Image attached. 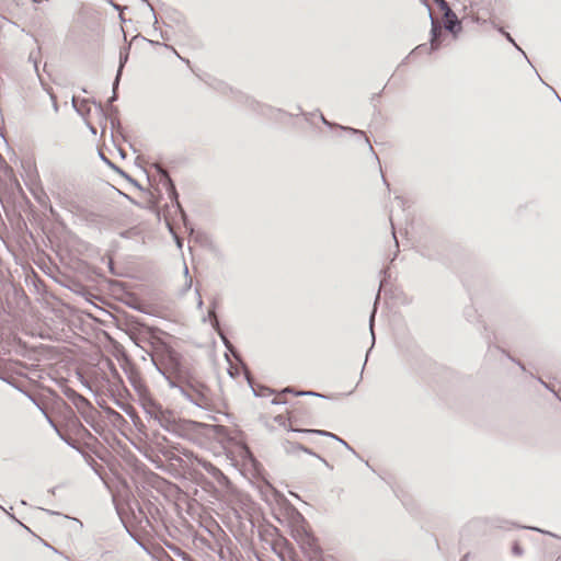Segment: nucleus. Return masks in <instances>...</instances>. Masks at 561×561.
<instances>
[{"mask_svg":"<svg viewBox=\"0 0 561 561\" xmlns=\"http://www.w3.org/2000/svg\"><path fill=\"white\" fill-rule=\"evenodd\" d=\"M268 486L273 490L277 497L284 500L290 511V525L291 536L294 540L299 545L302 552L309 558V561H320L322 550L319 546L318 539L309 528L307 519L304 515L288 502V500L276 490L272 484Z\"/></svg>","mask_w":561,"mask_h":561,"instance_id":"f257e3e1","label":"nucleus"},{"mask_svg":"<svg viewBox=\"0 0 561 561\" xmlns=\"http://www.w3.org/2000/svg\"><path fill=\"white\" fill-rule=\"evenodd\" d=\"M153 366L156 367L157 371L167 380L170 388L178 389L180 393L194 405L203 410L209 409L208 387L203 382L194 379L191 373H188L185 378L175 380L162 368H160L154 360Z\"/></svg>","mask_w":561,"mask_h":561,"instance_id":"f03ea898","label":"nucleus"},{"mask_svg":"<svg viewBox=\"0 0 561 561\" xmlns=\"http://www.w3.org/2000/svg\"><path fill=\"white\" fill-rule=\"evenodd\" d=\"M151 356V362L162 368L169 376L175 380L185 378L190 370L183 363V357L171 346H163L156 356Z\"/></svg>","mask_w":561,"mask_h":561,"instance_id":"7ed1b4c3","label":"nucleus"},{"mask_svg":"<svg viewBox=\"0 0 561 561\" xmlns=\"http://www.w3.org/2000/svg\"><path fill=\"white\" fill-rule=\"evenodd\" d=\"M112 320L116 329L125 332L131 341L138 335L147 332V324L139 318L125 310H116L112 314Z\"/></svg>","mask_w":561,"mask_h":561,"instance_id":"20e7f679","label":"nucleus"},{"mask_svg":"<svg viewBox=\"0 0 561 561\" xmlns=\"http://www.w3.org/2000/svg\"><path fill=\"white\" fill-rule=\"evenodd\" d=\"M204 427L205 423L178 417L172 434L183 439L195 442L196 435L203 434Z\"/></svg>","mask_w":561,"mask_h":561,"instance_id":"39448f33","label":"nucleus"},{"mask_svg":"<svg viewBox=\"0 0 561 561\" xmlns=\"http://www.w3.org/2000/svg\"><path fill=\"white\" fill-rule=\"evenodd\" d=\"M226 446L236 447L243 454L244 457L247 455L249 457H251L254 470L262 469V465L256 459H254L252 454L250 453V450L247 446V443H245L244 433L242 431H240L238 428L231 430L229 439H228Z\"/></svg>","mask_w":561,"mask_h":561,"instance_id":"423d86ee","label":"nucleus"},{"mask_svg":"<svg viewBox=\"0 0 561 561\" xmlns=\"http://www.w3.org/2000/svg\"><path fill=\"white\" fill-rule=\"evenodd\" d=\"M317 112L319 113V117L322 122V124L324 126H327L328 128L330 129H333V128H340L346 133H350L354 136H356V138L358 140H363L365 145H367L369 151L374 154V157L377 159V161L379 162V159H378V156L377 153L375 152L371 144H370V140L368 139V137L365 135V133L360 129H356V128H353V127H350V126H342V125H339L336 123H333V122H330L325 118V116L319 111L317 110Z\"/></svg>","mask_w":561,"mask_h":561,"instance_id":"0eeeda50","label":"nucleus"},{"mask_svg":"<svg viewBox=\"0 0 561 561\" xmlns=\"http://www.w3.org/2000/svg\"><path fill=\"white\" fill-rule=\"evenodd\" d=\"M424 4L428 9V15L431 18V31H430V45H428V54H432L434 51H437L440 49L444 41L446 39V34L443 32L439 23L435 22L433 19V15L431 13V8L427 4L426 1H424Z\"/></svg>","mask_w":561,"mask_h":561,"instance_id":"6e6552de","label":"nucleus"},{"mask_svg":"<svg viewBox=\"0 0 561 561\" xmlns=\"http://www.w3.org/2000/svg\"><path fill=\"white\" fill-rule=\"evenodd\" d=\"M123 369L139 399L149 393L148 387L146 386L138 369L135 366L130 365L128 367H123Z\"/></svg>","mask_w":561,"mask_h":561,"instance_id":"1a4fd4ad","label":"nucleus"},{"mask_svg":"<svg viewBox=\"0 0 561 561\" xmlns=\"http://www.w3.org/2000/svg\"><path fill=\"white\" fill-rule=\"evenodd\" d=\"M197 465L211 476L221 486L228 488L231 485V480L209 460L205 458L198 459Z\"/></svg>","mask_w":561,"mask_h":561,"instance_id":"9d476101","label":"nucleus"},{"mask_svg":"<svg viewBox=\"0 0 561 561\" xmlns=\"http://www.w3.org/2000/svg\"><path fill=\"white\" fill-rule=\"evenodd\" d=\"M140 405L145 413L153 421H157L165 411V409L150 393L139 399Z\"/></svg>","mask_w":561,"mask_h":561,"instance_id":"9b49d317","label":"nucleus"},{"mask_svg":"<svg viewBox=\"0 0 561 561\" xmlns=\"http://www.w3.org/2000/svg\"><path fill=\"white\" fill-rule=\"evenodd\" d=\"M100 159L103 161L105 165H107L111 170L116 172L118 175H121L123 179H125L128 183H130L137 190L150 193L148 190H146L136 179H134L130 174H128L125 170H123L121 167H118L116 163H114L112 160H110L102 151H99Z\"/></svg>","mask_w":561,"mask_h":561,"instance_id":"f8f14e48","label":"nucleus"},{"mask_svg":"<svg viewBox=\"0 0 561 561\" xmlns=\"http://www.w3.org/2000/svg\"><path fill=\"white\" fill-rule=\"evenodd\" d=\"M231 428L219 425V424H207L205 423L203 435H213L214 438L218 440L224 447H226V444L229 439Z\"/></svg>","mask_w":561,"mask_h":561,"instance_id":"ddd939ff","label":"nucleus"},{"mask_svg":"<svg viewBox=\"0 0 561 561\" xmlns=\"http://www.w3.org/2000/svg\"><path fill=\"white\" fill-rule=\"evenodd\" d=\"M229 90L233 94V98L237 102L245 104L247 106H249L252 111H254L256 113H263L264 108L270 110V111L273 110V107L264 105V104L260 103L259 101L254 100L253 98H251L240 91H236L232 88H229Z\"/></svg>","mask_w":561,"mask_h":561,"instance_id":"4468645a","label":"nucleus"},{"mask_svg":"<svg viewBox=\"0 0 561 561\" xmlns=\"http://www.w3.org/2000/svg\"><path fill=\"white\" fill-rule=\"evenodd\" d=\"M444 14V28L449 32L454 38H457L462 31V25L456 13L450 9Z\"/></svg>","mask_w":561,"mask_h":561,"instance_id":"2eb2a0df","label":"nucleus"},{"mask_svg":"<svg viewBox=\"0 0 561 561\" xmlns=\"http://www.w3.org/2000/svg\"><path fill=\"white\" fill-rule=\"evenodd\" d=\"M484 523L485 525H489L490 527H493V528H497V529H504V530H508L511 529L512 527H518L516 524L510 522V520H506L504 518H501V517H488L484 519ZM520 528H523L522 526H519ZM527 529H530V530H536V531H539V533H543V534H549V531H543L542 529L538 528V527H526ZM551 536H553L551 534Z\"/></svg>","mask_w":561,"mask_h":561,"instance_id":"dca6fc26","label":"nucleus"},{"mask_svg":"<svg viewBox=\"0 0 561 561\" xmlns=\"http://www.w3.org/2000/svg\"><path fill=\"white\" fill-rule=\"evenodd\" d=\"M84 422L92 427L96 433H101L102 426L96 422V416L100 414L99 411L91 404L84 405L83 409L79 410Z\"/></svg>","mask_w":561,"mask_h":561,"instance_id":"f3484780","label":"nucleus"},{"mask_svg":"<svg viewBox=\"0 0 561 561\" xmlns=\"http://www.w3.org/2000/svg\"><path fill=\"white\" fill-rule=\"evenodd\" d=\"M5 343L9 347L8 352L14 351L16 355H20L23 357L26 356L27 344L16 334L9 336Z\"/></svg>","mask_w":561,"mask_h":561,"instance_id":"a211bd4d","label":"nucleus"},{"mask_svg":"<svg viewBox=\"0 0 561 561\" xmlns=\"http://www.w3.org/2000/svg\"><path fill=\"white\" fill-rule=\"evenodd\" d=\"M244 378L249 385V387L251 388L254 397H257V398H264V397H267V396H271V394H275L276 391L265 385H255L251 378V375L249 373H245L244 374Z\"/></svg>","mask_w":561,"mask_h":561,"instance_id":"6ab92c4d","label":"nucleus"},{"mask_svg":"<svg viewBox=\"0 0 561 561\" xmlns=\"http://www.w3.org/2000/svg\"><path fill=\"white\" fill-rule=\"evenodd\" d=\"M122 31H124V30L122 28ZM123 34H124V41L127 42L125 32H123ZM130 49H131V44L130 43H126V45L121 47V49H119V58H118V67H117V71H116V75H115L116 78L119 77L122 79L124 68H125V66H126V64L128 62V59H129Z\"/></svg>","mask_w":561,"mask_h":561,"instance_id":"aec40b11","label":"nucleus"},{"mask_svg":"<svg viewBox=\"0 0 561 561\" xmlns=\"http://www.w3.org/2000/svg\"><path fill=\"white\" fill-rule=\"evenodd\" d=\"M64 394L76 405L78 410H81L84 408V405H88L90 401L83 397L81 393L76 391L72 388H66L64 390Z\"/></svg>","mask_w":561,"mask_h":561,"instance_id":"412c9836","label":"nucleus"},{"mask_svg":"<svg viewBox=\"0 0 561 561\" xmlns=\"http://www.w3.org/2000/svg\"><path fill=\"white\" fill-rule=\"evenodd\" d=\"M178 417L171 410H165L164 413L156 421L164 431L172 434Z\"/></svg>","mask_w":561,"mask_h":561,"instance_id":"4be33fe9","label":"nucleus"},{"mask_svg":"<svg viewBox=\"0 0 561 561\" xmlns=\"http://www.w3.org/2000/svg\"><path fill=\"white\" fill-rule=\"evenodd\" d=\"M280 393L282 394H286V393H291L296 397H300V396H308V397H317V398H321V399H325V400H332L333 399V396L331 394H324V393H320V392H316V391H312V390H309V391H298V390H295L294 388L291 387H285L280 390Z\"/></svg>","mask_w":561,"mask_h":561,"instance_id":"5701e85b","label":"nucleus"},{"mask_svg":"<svg viewBox=\"0 0 561 561\" xmlns=\"http://www.w3.org/2000/svg\"><path fill=\"white\" fill-rule=\"evenodd\" d=\"M167 186L164 187L167 193H168V196L173 205V207H175L176 210H182V205L180 203V194L176 190V186H175V183L173 180H168L167 181Z\"/></svg>","mask_w":561,"mask_h":561,"instance_id":"b1692460","label":"nucleus"},{"mask_svg":"<svg viewBox=\"0 0 561 561\" xmlns=\"http://www.w3.org/2000/svg\"><path fill=\"white\" fill-rule=\"evenodd\" d=\"M278 533H279V529L270 523L260 525L257 527V536L261 541L268 542V538L273 537L274 535H276Z\"/></svg>","mask_w":561,"mask_h":561,"instance_id":"393cba45","label":"nucleus"},{"mask_svg":"<svg viewBox=\"0 0 561 561\" xmlns=\"http://www.w3.org/2000/svg\"><path fill=\"white\" fill-rule=\"evenodd\" d=\"M317 435L334 439V443H340L348 451H351L353 455H355L356 457L359 458V455L356 453V450L345 439H343L342 437L337 436L336 434H334L332 432H329V431H325V430H322L320 432H317Z\"/></svg>","mask_w":561,"mask_h":561,"instance_id":"a878e982","label":"nucleus"},{"mask_svg":"<svg viewBox=\"0 0 561 561\" xmlns=\"http://www.w3.org/2000/svg\"><path fill=\"white\" fill-rule=\"evenodd\" d=\"M160 454L168 460L178 462L180 466H183L184 461L179 453L174 449V444L169 447H162L160 449Z\"/></svg>","mask_w":561,"mask_h":561,"instance_id":"bb28decb","label":"nucleus"},{"mask_svg":"<svg viewBox=\"0 0 561 561\" xmlns=\"http://www.w3.org/2000/svg\"><path fill=\"white\" fill-rule=\"evenodd\" d=\"M492 26L497 30V32L500 34H502L504 36V38L511 43L518 51H520L523 54V56L526 58V60L529 62V59L526 55V53L518 46V44L515 42V39L513 38V36L506 32L503 27H501L500 25H497L494 21H490Z\"/></svg>","mask_w":561,"mask_h":561,"instance_id":"cd10ccee","label":"nucleus"},{"mask_svg":"<svg viewBox=\"0 0 561 561\" xmlns=\"http://www.w3.org/2000/svg\"><path fill=\"white\" fill-rule=\"evenodd\" d=\"M121 78H114V81H113V84H112V95L108 98L107 100V103L108 104H112L114 102H116L118 100V87H119V83H121ZM110 111L113 113V114H118V108L114 105H110Z\"/></svg>","mask_w":561,"mask_h":561,"instance_id":"c85d7f7f","label":"nucleus"},{"mask_svg":"<svg viewBox=\"0 0 561 561\" xmlns=\"http://www.w3.org/2000/svg\"><path fill=\"white\" fill-rule=\"evenodd\" d=\"M284 451L287 455H295L297 451H300L302 449V444L293 442L290 439H284L282 442Z\"/></svg>","mask_w":561,"mask_h":561,"instance_id":"c756f323","label":"nucleus"},{"mask_svg":"<svg viewBox=\"0 0 561 561\" xmlns=\"http://www.w3.org/2000/svg\"><path fill=\"white\" fill-rule=\"evenodd\" d=\"M174 449L176 453H179V455H183L185 458H187L188 460H192V461H195L197 463V460L198 459H202L203 457H199L198 455H196L193 450H190L183 446H181L180 444H174Z\"/></svg>","mask_w":561,"mask_h":561,"instance_id":"7c9ffc66","label":"nucleus"},{"mask_svg":"<svg viewBox=\"0 0 561 561\" xmlns=\"http://www.w3.org/2000/svg\"><path fill=\"white\" fill-rule=\"evenodd\" d=\"M141 38L144 41H147L149 44L151 45H158V46H163L164 48L171 50L174 53V55L182 61V62H185L186 65L190 66V60L187 58H184L182 56H180V54L176 51V49L172 46V45H169V44H165V43H160V42H157V41H151V39H147L145 37L141 36Z\"/></svg>","mask_w":561,"mask_h":561,"instance_id":"2f4dec72","label":"nucleus"},{"mask_svg":"<svg viewBox=\"0 0 561 561\" xmlns=\"http://www.w3.org/2000/svg\"><path fill=\"white\" fill-rule=\"evenodd\" d=\"M152 167L154 168L157 174L159 175L160 183L163 185V187H165L168 183L167 181L172 180L169 172L158 163L153 164Z\"/></svg>","mask_w":561,"mask_h":561,"instance_id":"473e14b6","label":"nucleus"},{"mask_svg":"<svg viewBox=\"0 0 561 561\" xmlns=\"http://www.w3.org/2000/svg\"><path fill=\"white\" fill-rule=\"evenodd\" d=\"M46 417H47V421H48V423L50 424V426L55 430V432H56V434L58 435V437H59L61 440H64V442H65L69 447L76 448V447H75L73 442H72L70 438L66 437V436L60 432V430L58 428V426L56 425V423H55V422H54L49 416H47V415H46Z\"/></svg>","mask_w":561,"mask_h":561,"instance_id":"72a5a7b5","label":"nucleus"},{"mask_svg":"<svg viewBox=\"0 0 561 561\" xmlns=\"http://www.w3.org/2000/svg\"><path fill=\"white\" fill-rule=\"evenodd\" d=\"M375 310L371 312L370 317H369V329H370V333H371V339H373V343L375 342V334H374V330H373V323H374V317H375ZM374 344L368 348L367 353H366V359L363 364V367H362V371H360V375H359V381L363 379V371H364V368L366 366V363H367V357L369 355V353L371 352V348H373Z\"/></svg>","mask_w":561,"mask_h":561,"instance_id":"f704fd0d","label":"nucleus"},{"mask_svg":"<svg viewBox=\"0 0 561 561\" xmlns=\"http://www.w3.org/2000/svg\"><path fill=\"white\" fill-rule=\"evenodd\" d=\"M274 422L277 423L279 426H283L285 430L289 425H291V422L294 421V416L289 414L287 417L283 414H277L274 416Z\"/></svg>","mask_w":561,"mask_h":561,"instance_id":"c9c22d12","label":"nucleus"},{"mask_svg":"<svg viewBox=\"0 0 561 561\" xmlns=\"http://www.w3.org/2000/svg\"><path fill=\"white\" fill-rule=\"evenodd\" d=\"M309 456H312L314 458H317L318 460H320L325 467H328L329 469H333V467L323 458L321 457L320 455H318L317 453H314L311 448L302 445V449L300 450Z\"/></svg>","mask_w":561,"mask_h":561,"instance_id":"e433bc0d","label":"nucleus"},{"mask_svg":"<svg viewBox=\"0 0 561 561\" xmlns=\"http://www.w3.org/2000/svg\"><path fill=\"white\" fill-rule=\"evenodd\" d=\"M67 288H69L72 293L79 294L81 296H85L88 294L87 289L80 282H71V285H67Z\"/></svg>","mask_w":561,"mask_h":561,"instance_id":"4c0bfd02","label":"nucleus"},{"mask_svg":"<svg viewBox=\"0 0 561 561\" xmlns=\"http://www.w3.org/2000/svg\"><path fill=\"white\" fill-rule=\"evenodd\" d=\"M121 522L126 530V533L128 534V536L139 545V547H141L147 553H150L149 549L146 547L145 543H142L138 538L137 536L130 530V528L127 526V524L123 520V518H121Z\"/></svg>","mask_w":561,"mask_h":561,"instance_id":"58836bf2","label":"nucleus"},{"mask_svg":"<svg viewBox=\"0 0 561 561\" xmlns=\"http://www.w3.org/2000/svg\"><path fill=\"white\" fill-rule=\"evenodd\" d=\"M125 304L136 311L148 314V311L144 308V304L136 298H133L130 301H125Z\"/></svg>","mask_w":561,"mask_h":561,"instance_id":"ea45409f","label":"nucleus"},{"mask_svg":"<svg viewBox=\"0 0 561 561\" xmlns=\"http://www.w3.org/2000/svg\"><path fill=\"white\" fill-rule=\"evenodd\" d=\"M287 432L291 433H299V434H307V435H317V432H320L321 430H314V428H298L294 427L293 425H289L286 427Z\"/></svg>","mask_w":561,"mask_h":561,"instance_id":"a19ab883","label":"nucleus"},{"mask_svg":"<svg viewBox=\"0 0 561 561\" xmlns=\"http://www.w3.org/2000/svg\"><path fill=\"white\" fill-rule=\"evenodd\" d=\"M180 216H181V219H182V222H183V226L185 227V229L192 233L193 232V226L190 221V218H188V215L186 214L185 209L182 207V210H176Z\"/></svg>","mask_w":561,"mask_h":561,"instance_id":"79ce46f5","label":"nucleus"},{"mask_svg":"<svg viewBox=\"0 0 561 561\" xmlns=\"http://www.w3.org/2000/svg\"><path fill=\"white\" fill-rule=\"evenodd\" d=\"M107 367H108V370L111 371V375L113 376V378L117 379L121 383H123V379L112 359H107Z\"/></svg>","mask_w":561,"mask_h":561,"instance_id":"37998d69","label":"nucleus"},{"mask_svg":"<svg viewBox=\"0 0 561 561\" xmlns=\"http://www.w3.org/2000/svg\"><path fill=\"white\" fill-rule=\"evenodd\" d=\"M9 385L14 388L15 390H18L19 392L23 393L24 396H26L28 399H31L33 402H35V399L32 397V394L25 390L21 385H19L15 380H12V382H9Z\"/></svg>","mask_w":561,"mask_h":561,"instance_id":"c03bdc74","label":"nucleus"},{"mask_svg":"<svg viewBox=\"0 0 561 561\" xmlns=\"http://www.w3.org/2000/svg\"><path fill=\"white\" fill-rule=\"evenodd\" d=\"M92 103L94 104V106H95V108L99 111V113H100L102 116H104V118H105V119H108V121L111 122L112 126H114L115 121H114L112 117H108V116H107V114L105 113V110H104V107H103L102 103H101V102H98V101H95V100H93V101H92Z\"/></svg>","mask_w":561,"mask_h":561,"instance_id":"a18cd8bd","label":"nucleus"},{"mask_svg":"<svg viewBox=\"0 0 561 561\" xmlns=\"http://www.w3.org/2000/svg\"><path fill=\"white\" fill-rule=\"evenodd\" d=\"M428 53V46L426 43L424 44H420L417 45L407 57L405 59L403 60V62L410 57V56H413V55H416V54H422V53Z\"/></svg>","mask_w":561,"mask_h":561,"instance_id":"49530a36","label":"nucleus"},{"mask_svg":"<svg viewBox=\"0 0 561 561\" xmlns=\"http://www.w3.org/2000/svg\"><path fill=\"white\" fill-rule=\"evenodd\" d=\"M511 551L515 557H522L524 554V549L517 540L513 541Z\"/></svg>","mask_w":561,"mask_h":561,"instance_id":"de8ad7c7","label":"nucleus"},{"mask_svg":"<svg viewBox=\"0 0 561 561\" xmlns=\"http://www.w3.org/2000/svg\"><path fill=\"white\" fill-rule=\"evenodd\" d=\"M531 377L535 378V376L533 374H530ZM537 381L540 382L547 390H549L550 392H552L560 401H561V397L556 392L554 388L550 385V383H547L546 381L542 380V378L540 377H536Z\"/></svg>","mask_w":561,"mask_h":561,"instance_id":"09e8293b","label":"nucleus"},{"mask_svg":"<svg viewBox=\"0 0 561 561\" xmlns=\"http://www.w3.org/2000/svg\"><path fill=\"white\" fill-rule=\"evenodd\" d=\"M380 273L382 276L379 283V290L386 287L390 278V274L388 273V271L381 270Z\"/></svg>","mask_w":561,"mask_h":561,"instance_id":"8fccbe9b","label":"nucleus"},{"mask_svg":"<svg viewBox=\"0 0 561 561\" xmlns=\"http://www.w3.org/2000/svg\"><path fill=\"white\" fill-rule=\"evenodd\" d=\"M435 4L438 7V9L445 13L449 11L451 8L449 7V3L446 0H433Z\"/></svg>","mask_w":561,"mask_h":561,"instance_id":"3c124183","label":"nucleus"},{"mask_svg":"<svg viewBox=\"0 0 561 561\" xmlns=\"http://www.w3.org/2000/svg\"><path fill=\"white\" fill-rule=\"evenodd\" d=\"M0 508H1L3 512H5V513L8 514V516H9V518H10V519H12L13 522L18 523L20 526H22V527H23L24 529H26L28 533H32V530H31L27 526H25L23 523H21V522L15 517V515H14V514L9 513V512H8L3 506H1V505H0Z\"/></svg>","mask_w":561,"mask_h":561,"instance_id":"603ef678","label":"nucleus"},{"mask_svg":"<svg viewBox=\"0 0 561 561\" xmlns=\"http://www.w3.org/2000/svg\"><path fill=\"white\" fill-rule=\"evenodd\" d=\"M221 340H222L225 346L231 352V354L234 357H239L240 356L239 352L231 345V343L228 341L227 337L221 335Z\"/></svg>","mask_w":561,"mask_h":561,"instance_id":"864d4df0","label":"nucleus"},{"mask_svg":"<svg viewBox=\"0 0 561 561\" xmlns=\"http://www.w3.org/2000/svg\"><path fill=\"white\" fill-rule=\"evenodd\" d=\"M141 2L146 3L147 7L149 8V10H150V12H151V14L153 16V20H154L153 21V26H156V24L158 23V19H157V13H156L152 4L148 0H141ZM154 31H157V27H154Z\"/></svg>","mask_w":561,"mask_h":561,"instance_id":"5fc2aeb1","label":"nucleus"},{"mask_svg":"<svg viewBox=\"0 0 561 561\" xmlns=\"http://www.w3.org/2000/svg\"><path fill=\"white\" fill-rule=\"evenodd\" d=\"M496 348L502 353L504 354L512 363L516 364L519 362V359H517L516 357L512 356L505 348L501 347V346H496Z\"/></svg>","mask_w":561,"mask_h":561,"instance_id":"6e6d98bb","label":"nucleus"},{"mask_svg":"<svg viewBox=\"0 0 561 561\" xmlns=\"http://www.w3.org/2000/svg\"><path fill=\"white\" fill-rule=\"evenodd\" d=\"M116 191H117V193H118L121 196H123L124 198H126L129 203H131V204H134V205H136V206H138V207H141L140 203H138L136 199H134V198H133L131 196H129L128 194H126V193H124V192H122V191H119V190H116Z\"/></svg>","mask_w":561,"mask_h":561,"instance_id":"4d7b16f0","label":"nucleus"},{"mask_svg":"<svg viewBox=\"0 0 561 561\" xmlns=\"http://www.w3.org/2000/svg\"><path fill=\"white\" fill-rule=\"evenodd\" d=\"M32 535H34L41 542L44 547L50 549L51 551H54L55 553H60L55 547H53L50 543H48L46 540H44L43 538L36 536L33 531L31 533Z\"/></svg>","mask_w":561,"mask_h":561,"instance_id":"13d9d810","label":"nucleus"},{"mask_svg":"<svg viewBox=\"0 0 561 561\" xmlns=\"http://www.w3.org/2000/svg\"><path fill=\"white\" fill-rule=\"evenodd\" d=\"M72 106L75 111L82 117H85V115L90 113V108H88L87 111L82 110L81 107L76 105L75 101L72 102Z\"/></svg>","mask_w":561,"mask_h":561,"instance_id":"bf43d9fd","label":"nucleus"},{"mask_svg":"<svg viewBox=\"0 0 561 561\" xmlns=\"http://www.w3.org/2000/svg\"><path fill=\"white\" fill-rule=\"evenodd\" d=\"M217 305H218V304H217V300H216V299H214V300L211 301V305H210L209 310H208V317H209V318H211L214 314H216Z\"/></svg>","mask_w":561,"mask_h":561,"instance_id":"052dcab7","label":"nucleus"},{"mask_svg":"<svg viewBox=\"0 0 561 561\" xmlns=\"http://www.w3.org/2000/svg\"><path fill=\"white\" fill-rule=\"evenodd\" d=\"M173 240L176 244V247L181 250L182 247H183V239L178 234V233H173Z\"/></svg>","mask_w":561,"mask_h":561,"instance_id":"680f3d73","label":"nucleus"},{"mask_svg":"<svg viewBox=\"0 0 561 561\" xmlns=\"http://www.w3.org/2000/svg\"><path fill=\"white\" fill-rule=\"evenodd\" d=\"M167 548L171 550L176 557L182 551V549L176 547L175 545H167Z\"/></svg>","mask_w":561,"mask_h":561,"instance_id":"e2e57ef3","label":"nucleus"},{"mask_svg":"<svg viewBox=\"0 0 561 561\" xmlns=\"http://www.w3.org/2000/svg\"><path fill=\"white\" fill-rule=\"evenodd\" d=\"M174 22L181 26V28H184L185 27V22H184V18L182 15H179L178 18L174 19Z\"/></svg>","mask_w":561,"mask_h":561,"instance_id":"0e129e2a","label":"nucleus"},{"mask_svg":"<svg viewBox=\"0 0 561 561\" xmlns=\"http://www.w3.org/2000/svg\"><path fill=\"white\" fill-rule=\"evenodd\" d=\"M271 403L274 404V405L287 404L288 401L284 400V399H279V398H274V399H272Z\"/></svg>","mask_w":561,"mask_h":561,"instance_id":"69168bd1","label":"nucleus"},{"mask_svg":"<svg viewBox=\"0 0 561 561\" xmlns=\"http://www.w3.org/2000/svg\"><path fill=\"white\" fill-rule=\"evenodd\" d=\"M130 234H131V229L123 230L119 232V237L123 239L130 238Z\"/></svg>","mask_w":561,"mask_h":561,"instance_id":"338daca9","label":"nucleus"},{"mask_svg":"<svg viewBox=\"0 0 561 561\" xmlns=\"http://www.w3.org/2000/svg\"><path fill=\"white\" fill-rule=\"evenodd\" d=\"M193 280L192 277H188V279H185L183 291H187L192 287Z\"/></svg>","mask_w":561,"mask_h":561,"instance_id":"774afa93","label":"nucleus"}]
</instances>
